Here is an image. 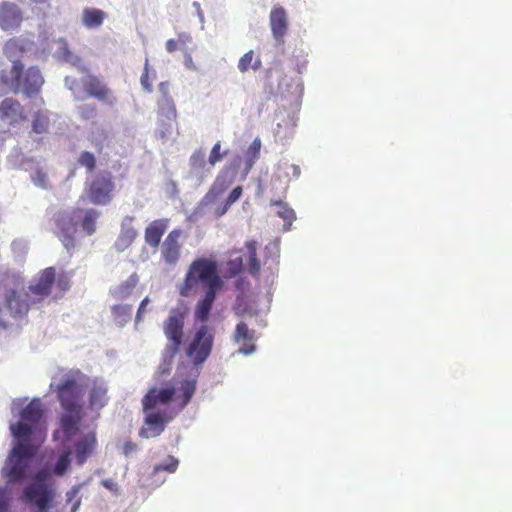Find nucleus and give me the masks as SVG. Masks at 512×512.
<instances>
[{"instance_id":"6","label":"nucleus","mask_w":512,"mask_h":512,"mask_svg":"<svg viewBox=\"0 0 512 512\" xmlns=\"http://www.w3.org/2000/svg\"><path fill=\"white\" fill-rule=\"evenodd\" d=\"M185 315L180 308L171 309L168 318L163 323V331L169 343L163 352V363L160 366L162 373L170 369L172 360L181 347Z\"/></svg>"},{"instance_id":"46","label":"nucleus","mask_w":512,"mask_h":512,"mask_svg":"<svg viewBox=\"0 0 512 512\" xmlns=\"http://www.w3.org/2000/svg\"><path fill=\"white\" fill-rule=\"evenodd\" d=\"M31 178L36 186L44 189L48 187V177L46 173L43 172L42 170H36V172L32 175Z\"/></svg>"},{"instance_id":"23","label":"nucleus","mask_w":512,"mask_h":512,"mask_svg":"<svg viewBox=\"0 0 512 512\" xmlns=\"http://www.w3.org/2000/svg\"><path fill=\"white\" fill-rule=\"evenodd\" d=\"M97 445L95 432L83 435L75 444V458L78 465H83Z\"/></svg>"},{"instance_id":"2","label":"nucleus","mask_w":512,"mask_h":512,"mask_svg":"<svg viewBox=\"0 0 512 512\" xmlns=\"http://www.w3.org/2000/svg\"><path fill=\"white\" fill-rule=\"evenodd\" d=\"M33 46L32 41L24 38L13 39L6 43L4 50L13 66L10 71H3L0 74V95L14 92L31 96L39 92L44 83L40 70L37 67L24 70V65L16 59L18 51H30Z\"/></svg>"},{"instance_id":"34","label":"nucleus","mask_w":512,"mask_h":512,"mask_svg":"<svg viewBox=\"0 0 512 512\" xmlns=\"http://www.w3.org/2000/svg\"><path fill=\"white\" fill-rule=\"evenodd\" d=\"M274 205L280 207L277 214L284 220V229L290 230L292 222L296 219L294 210L281 201H276Z\"/></svg>"},{"instance_id":"29","label":"nucleus","mask_w":512,"mask_h":512,"mask_svg":"<svg viewBox=\"0 0 512 512\" xmlns=\"http://www.w3.org/2000/svg\"><path fill=\"white\" fill-rule=\"evenodd\" d=\"M190 175L197 177L199 183L204 180V176L201 174L202 169L206 164V155L202 150H196L190 157Z\"/></svg>"},{"instance_id":"4","label":"nucleus","mask_w":512,"mask_h":512,"mask_svg":"<svg viewBox=\"0 0 512 512\" xmlns=\"http://www.w3.org/2000/svg\"><path fill=\"white\" fill-rule=\"evenodd\" d=\"M198 283H202L206 291L203 298L196 305L195 317L200 322L205 323L209 318L217 293L224 286V282L218 274L217 266L213 261L206 258L193 261L186 274L185 283L180 294L184 297L189 296L190 290Z\"/></svg>"},{"instance_id":"33","label":"nucleus","mask_w":512,"mask_h":512,"mask_svg":"<svg viewBox=\"0 0 512 512\" xmlns=\"http://www.w3.org/2000/svg\"><path fill=\"white\" fill-rule=\"evenodd\" d=\"M99 216L100 212L96 209H88L85 211L82 219V228L88 235H92L95 232L96 220Z\"/></svg>"},{"instance_id":"13","label":"nucleus","mask_w":512,"mask_h":512,"mask_svg":"<svg viewBox=\"0 0 512 512\" xmlns=\"http://www.w3.org/2000/svg\"><path fill=\"white\" fill-rule=\"evenodd\" d=\"M52 43V48L54 49L53 57L57 61L67 63L76 68L81 73L88 72V67L86 66L83 59L70 49L68 41L65 38L60 37L53 40Z\"/></svg>"},{"instance_id":"5","label":"nucleus","mask_w":512,"mask_h":512,"mask_svg":"<svg viewBox=\"0 0 512 512\" xmlns=\"http://www.w3.org/2000/svg\"><path fill=\"white\" fill-rule=\"evenodd\" d=\"M72 451L69 447L45 461L31 476L28 484L51 489L57 495L55 477H63L70 469Z\"/></svg>"},{"instance_id":"37","label":"nucleus","mask_w":512,"mask_h":512,"mask_svg":"<svg viewBox=\"0 0 512 512\" xmlns=\"http://www.w3.org/2000/svg\"><path fill=\"white\" fill-rule=\"evenodd\" d=\"M254 330H250L246 323L240 322L237 324L235 333L233 335V339L236 342L244 341H253L254 340Z\"/></svg>"},{"instance_id":"36","label":"nucleus","mask_w":512,"mask_h":512,"mask_svg":"<svg viewBox=\"0 0 512 512\" xmlns=\"http://www.w3.org/2000/svg\"><path fill=\"white\" fill-rule=\"evenodd\" d=\"M49 123V117L47 116L46 112L39 111L34 116L32 129L35 133L38 134L45 133L48 130Z\"/></svg>"},{"instance_id":"1","label":"nucleus","mask_w":512,"mask_h":512,"mask_svg":"<svg viewBox=\"0 0 512 512\" xmlns=\"http://www.w3.org/2000/svg\"><path fill=\"white\" fill-rule=\"evenodd\" d=\"M15 443L2 467V476L7 478L0 486V512H8L12 501V485L29 477L30 465L37 448L45 439L43 409L39 398H34L20 414L16 424H10Z\"/></svg>"},{"instance_id":"41","label":"nucleus","mask_w":512,"mask_h":512,"mask_svg":"<svg viewBox=\"0 0 512 512\" xmlns=\"http://www.w3.org/2000/svg\"><path fill=\"white\" fill-rule=\"evenodd\" d=\"M220 149H221V144H220V141H218L212 147L209 158H208V162L211 166L216 165L218 162H220L223 159L224 156L227 155V151L221 153Z\"/></svg>"},{"instance_id":"35","label":"nucleus","mask_w":512,"mask_h":512,"mask_svg":"<svg viewBox=\"0 0 512 512\" xmlns=\"http://www.w3.org/2000/svg\"><path fill=\"white\" fill-rule=\"evenodd\" d=\"M138 282L135 274L131 275L124 283L114 290V295L118 298H126L129 296Z\"/></svg>"},{"instance_id":"17","label":"nucleus","mask_w":512,"mask_h":512,"mask_svg":"<svg viewBox=\"0 0 512 512\" xmlns=\"http://www.w3.org/2000/svg\"><path fill=\"white\" fill-rule=\"evenodd\" d=\"M144 413L145 427L139 431L140 437L148 439L159 436L165 430L169 419H167L164 414L153 410H147V412Z\"/></svg>"},{"instance_id":"42","label":"nucleus","mask_w":512,"mask_h":512,"mask_svg":"<svg viewBox=\"0 0 512 512\" xmlns=\"http://www.w3.org/2000/svg\"><path fill=\"white\" fill-rule=\"evenodd\" d=\"M78 113L83 120H91L96 116V107L93 104H83L78 107Z\"/></svg>"},{"instance_id":"52","label":"nucleus","mask_w":512,"mask_h":512,"mask_svg":"<svg viewBox=\"0 0 512 512\" xmlns=\"http://www.w3.org/2000/svg\"><path fill=\"white\" fill-rule=\"evenodd\" d=\"M149 303H150V299H149V297H145V298L141 301V303H140V305H139V308H138V311H137V314H136V319H135L136 323H139V322L142 320V314L144 313L145 308H146V306H147Z\"/></svg>"},{"instance_id":"49","label":"nucleus","mask_w":512,"mask_h":512,"mask_svg":"<svg viewBox=\"0 0 512 512\" xmlns=\"http://www.w3.org/2000/svg\"><path fill=\"white\" fill-rule=\"evenodd\" d=\"M261 268L258 258L248 259V271L251 275L255 276L259 273Z\"/></svg>"},{"instance_id":"14","label":"nucleus","mask_w":512,"mask_h":512,"mask_svg":"<svg viewBox=\"0 0 512 512\" xmlns=\"http://www.w3.org/2000/svg\"><path fill=\"white\" fill-rule=\"evenodd\" d=\"M182 236L181 229L172 230L161 244V256L168 265H175L181 255V244L179 239Z\"/></svg>"},{"instance_id":"61","label":"nucleus","mask_w":512,"mask_h":512,"mask_svg":"<svg viewBox=\"0 0 512 512\" xmlns=\"http://www.w3.org/2000/svg\"><path fill=\"white\" fill-rule=\"evenodd\" d=\"M80 504H81V499H80V498H78V499L74 502V504H73V506H72V508H71V512H78L79 507H80Z\"/></svg>"},{"instance_id":"21","label":"nucleus","mask_w":512,"mask_h":512,"mask_svg":"<svg viewBox=\"0 0 512 512\" xmlns=\"http://www.w3.org/2000/svg\"><path fill=\"white\" fill-rule=\"evenodd\" d=\"M134 217L126 216L121 223V231L114 243V247L118 252L126 250L138 235L137 230L133 227Z\"/></svg>"},{"instance_id":"58","label":"nucleus","mask_w":512,"mask_h":512,"mask_svg":"<svg viewBox=\"0 0 512 512\" xmlns=\"http://www.w3.org/2000/svg\"><path fill=\"white\" fill-rule=\"evenodd\" d=\"M192 6L196 9L197 16H198L201 24L203 25V23H204V15H203V12L201 10L200 4L195 1V2H193Z\"/></svg>"},{"instance_id":"60","label":"nucleus","mask_w":512,"mask_h":512,"mask_svg":"<svg viewBox=\"0 0 512 512\" xmlns=\"http://www.w3.org/2000/svg\"><path fill=\"white\" fill-rule=\"evenodd\" d=\"M185 66L189 69L195 70L196 67L193 63L192 57L190 55H187L185 58Z\"/></svg>"},{"instance_id":"53","label":"nucleus","mask_w":512,"mask_h":512,"mask_svg":"<svg viewBox=\"0 0 512 512\" xmlns=\"http://www.w3.org/2000/svg\"><path fill=\"white\" fill-rule=\"evenodd\" d=\"M137 450H138L137 444L130 442V441L126 442L123 446V453L126 457H129L133 453L137 452Z\"/></svg>"},{"instance_id":"40","label":"nucleus","mask_w":512,"mask_h":512,"mask_svg":"<svg viewBox=\"0 0 512 512\" xmlns=\"http://www.w3.org/2000/svg\"><path fill=\"white\" fill-rule=\"evenodd\" d=\"M179 461L173 456H168L166 460L154 466L153 473L156 475L160 471H167L173 473L178 467Z\"/></svg>"},{"instance_id":"57","label":"nucleus","mask_w":512,"mask_h":512,"mask_svg":"<svg viewBox=\"0 0 512 512\" xmlns=\"http://www.w3.org/2000/svg\"><path fill=\"white\" fill-rule=\"evenodd\" d=\"M256 351V346L254 344H249L247 346L240 347L238 352L243 355H251Z\"/></svg>"},{"instance_id":"20","label":"nucleus","mask_w":512,"mask_h":512,"mask_svg":"<svg viewBox=\"0 0 512 512\" xmlns=\"http://www.w3.org/2000/svg\"><path fill=\"white\" fill-rule=\"evenodd\" d=\"M270 27L273 37L277 44L284 43V36L287 33L288 23L287 14L284 8L274 7L269 16Z\"/></svg>"},{"instance_id":"9","label":"nucleus","mask_w":512,"mask_h":512,"mask_svg":"<svg viewBox=\"0 0 512 512\" xmlns=\"http://www.w3.org/2000/svg\"><path fill=\"white\" fill-rule=\"evenodd\" d=\"M241 162V157L235 156L231 161L224 165L214 180L211 188L207 192L205 199L208 201H213L227 190V188L234 182Z\"/></svg>"},{"instance_id":"30","label":"nucleus","mask_w":512,"mask_h":512,"mask_svg":"<svg viewBox=\"0 0 512 512\" xmlns=\"http://www.w3.org/2000/svg\"><path fill=\"white\" fill-rule=\"evenodd\" d=\"M112 313L117 326H125L132 317V305H115L112 308Z\"/></svg>"},{"instance_id":"44","label":"nucleus","mask_w":512,"mask_h":512,"mask_svg":"<svg viewBox=\"0 0 512 512\" xmlns=\"http://www.w3.org/2000/svg\"><path fill=\"white\" fill-rule=\"evenodd\" d=\"M95 157L92 153L84 151L79 157V163L86 167L89 171H92L95 167Z\"/></svg>"},{"instance_id":"43","label":"nucleus","mask_w":512,"mask_h":512,"mask_svg":"<svg viewBox=\"0 0 512 512\" xmlns=\"http://www.w3.org/2000/svg\"><path fill=\"white\" fill-rule=\"evenodd\" d=\"M254 52L252 50L245 53L239 60L238 69L240 72H247L252 66Z\"/></svg>"},{"instance_id":"62","label":"nucleus","mask_w":512,"mask_h":512,"mask_svg":"<svg viewBox=\"0 0 512 512\" xmlns=\"http://www.w3.org/2000/svg\"><path fill=\"white\" fill-rule=\"evenodd\" d=\"M291 168L293 170V176L299 177L300 176V168L297 165H291Z\"/></svg>"},{"instance_id":"10","label":"nucleus","mask_w":512,"mask_h":512,"mask_svg":"<svg viewBox=\"0 0 512 512\" xmlns=\"http://www.w3.org/2000/svg\"><path fill=\"white\" fill-rule=\"evenodd\" d=\"M56 496L51 489L38 488L27 483L23 488L21 499L34 508L33 512H49Z\"/></svg>"},{"instance_id":"27","label":"nucleus","mask_w":512,"mask_h":512,"mask_svg":"<svg viewBox=\"0 0 512 512\" xmlns=\"http://www.w3.org/2000/svg\"><path fill=\"white\" fill-rule=\"evenodd\" d=\"M261 146H262L261 140H260V138L257 137L253 140V142L248 147V149L245 153V161H244L245 163H244V168L242 171L243 179H245L247 177V175L249 174V172L251 171V169L253 168V166L255 165L257 160L259 159Z\"/></svg>"},{"instance_id":"22","label":"nucleus","mask_w":512,"mask_h":512,"mask_svg":"<svg viewBox=\"0 0 512 512\" xmlns=\"http://www.w3.org/2000/svg\"><path fill=\"white\" fill-rule=\"evenodd\" d=\"M21 12L14 3L3 2L0 5V26L4 30L17 27L21 22Z\"/></svg>"},{"instance_id":"50","label":"nucleus","mask_w":512,"mask_h":512,"mask_svg":"<svg viewBox=\"0 0 512 512\" xmlns=\"http://www.w3.org/2000/svg\"><path fill=\"white\" fill-rule=\"evenodd\" d=\"M257 242L250 240L245 243L248 252V259L257 258Z\"/></svg>"},{"instance_id":"31","label":"nucleus","mask_w":512,"mask_h":512,"mask_svg":"<svg viewBox=\"0 0 512 512\" xmlns=\"http://www.w3.org/2000/svg\"><path fill=\"white\" fill-rule=\"evenodd\" d=\"M238 252H231L227 261V270L225 277L232 278L240 274L244 269L243 257L236 255Z\"/></svg>"},{"instance_id":"28","label":"nucleus","mask_w":512,"mask_h":512,"mask_svg":"<svg viewBox=\"0 0 512 512\" xmlns=\"http://www.w3.org/2000/svg\"><path fill=\"white\" fill-rule=\"evenodd\" d=\"M108 135V129L104 124L92 123L89 132V140L98 151L103 149L108 140Z\"/></svg>"},{"instance_id":"56","label":"nucleus","mask_w":512,"mask_h":512,"mask_svg":"<svg viewBox=\"0 0 512 512\" xmlns=\"http://www.w3.org/2000/svg\"><path fill=\"white\" fill-rule=\"evenodd\" d=\"M102 485H103L106 489H108V490H110V491H112V492H117V490H118V485H117V483H116V482H114V481H113V480H111V479H105V480H103V481H102Z\"/></svg>"},{"instance_id":"3","label":"nucleus","mask_w":512,"mask_h":512,"mask_svg":"<svg viewBox=\"0 0 512 512\" xmlns=\"http://www.w3.org/2000/svg\"><path fill=\"white\" fill-rule=\"evenodd\" d=\"M86 386V378L79 371L64 374L58 384L55 381L50 383V389L57 392L62 408L65 410L61 418V433L66 442L70 441L78 431Z\"/></svg>"},{"instance_id":"45","label":"nucleus","mask_w":512,"mask_h":512,"mask_svg":"<svg viewBox=\"0 0 512 512\" xmlns=\"http://www.w3.org/2000/svg\"><path fill=\"white\" fill-rule=\"evenodd\" d=\"M242 195V187L237 186L235 187L228 195L225 206L221 212V214H224L229 206L234 204Z\"/></svg>"},{"instance_id":"7","label":"nucleus","mask_w":512,"mask_h":512,"mask_svg":"<svg viewBox=\"0 0 512 512\" xmlns=\"http://www.w3.org/2000/svg\"><path fill=\"white\" fill-rule=\"evenodd\" d=\"M214 342V335L209 332L207 325L202 324L195 332L190 342L186 354L192 358L193 364L198 366L203 364L209 357Z\"/></svg>"},{"instance_id":"24","label":"nucleus","mask_w":512,"mask_h":512,"mask_svg":"<svg viewBox=\"0 0 512 512\" xmlns=\"http://www.w3.org/2000/svg\"><path fill=\"white\" fill-rule=\"evenodd\" d=\"M169 220L162 218L152 221L145 229V242L153 248L160 245L161 238L168 228Z\"/></svg>"},{"instance_id":"18","label":"nucleus","mask_w":512,"mask_h":512,"mask_svg":"<svg viewBox=\"0 0 512 512\" xmlns=\"http://www.w3.org/2000/svg\"><path fill=\"white\" fill-rule=\"evenodd\" d=\"M175 395V388L173 386H166L163 388H151L142 400L143 411L153 410L157 404L169 403Z\"/></svg>"},{"instance_id":"38","label":"nucleus","mask_w":512,"mask_h":512,"mask_svg":"<svg viewBox=\"0 0 512 512\" xmlns=\"http://www.w3.org/2000/svg\"><path fill=\"white\" fill-rule=\"evenodd\" d=\"M181 390L183 392V401L181 407L184 408L189 401L191 400L195 390H196V380L195 379H187L181 385Z\"/></svg>"},{"instance_id":"48","label":"nucleus","mask_w":512,"mask_h":512,"mask_svg":"<svg viewBox=\"0 0 512 512\" xmlns=\"http://www.w3.org/2000/svg\"><path fill=\"white\" fill-rule=\"evenodd\" d=\"M12 250L18 255H22L26 252L27 244L23 240H14L11 244Z\"/></svg>"},{"instance_id":"15","label":"nucleus","mask_w":512,"mask_h":512,"mask_svg":"<svg viewBox=\"0 0 512 512\" xmlns=\"http://www.w3.org/2000/svg\"><path fill=\"white\" fill-rule=\"evenodd\" d=\"M82 85L85 89L86 97H94L99 101L113 104L115 98L112 97L111 91L102 83V81L91 74H87L81 79Z\"/></svg>"},{"instance_id":"19","label":"nucleus","mask_w":512,"mask_h":512,"mask_svg":"<svg viewBox=\"0 0 512 512\" xmlns=\"http://www.w3.org/2000/svg\"><path fill=\"white\" fill-rule=\"evenodd\" d=\"M31 296L26 291H11L6 295V308L13 317H23L29 310Z\"/></svg>"},{"instance_id":"59","label":"nucleus","mask_w":512,"mask_h":512,"mask_svg":"<svg viewBox=\"0 0 512 512\" xmlns=\"http://www.w3.org/2000/svg\"><path fill=\"white\" fill-rule=\"evenodd\" d=\"M177 49V42L174 39H169L166 42V50L169 53H173Z\"/></svg>"},{"instance_id":"54","label":"nucleus","mask_w":512,"mask_h":512,"mask_svg":"<svg viewBox=\"0 0 512 512\" xmlns=\"http://www.w3.org/2000/svg\"><path fill=\"white\" fill-rule=\"evenodd\" d=\"M82 484L73 486L69 491L66 492L67 502H71L80 492Z\"/></svg>"},{"instance_id":"63","label":"nucleus","mask_w":512,"mask_h":512,"mask_svg":"<svg viewBox=\"0 0 512 512\" xmlns=\"http://www.w3.org/2000/svg\"><path fill=\"white\" fill-rule=\"evenodd\" d=\"M260 65H261V61H260V59H257V60L252 64L251 68H252L253 70H257V69L260 67Z\"/></svg>"},{"instance_id":"47","label":"nucleus","mask_w":512,"mask_h":512,"mask_svg":"<svg viewBox=\"0 0 512 512\" xmlns=\"http://www.w3.org/2000/svg\"><path fill=\"white\" fill-rule=\"evenodd\" d=\"M140 83L146 92H148V93L152 92V85L148 81V59H146V61H145V67H144V71L140 77Z\"/></svg>"},{"instance_id":"26","label":"nucleus","mask_w":512,"mask_h":512,"mask_svg":"<svg viewBox=\"0 0 512 512\" xmlns=\"http://www.w3.org/2000/svg\"><path fill=\"white\" fill-rule=\"evenodd\" d=\"M0 113L4 119L11 124L23 118V108L21 104L13 99L6 98L0 104Z\"/></svg>"},{"instance_id":"25","label":"nucleus","mask_w":512,"mask_h":512,"mask_svg":"<svg viewBox=\"0 0 512 512\" xmlns=\"http://www.w3.org/2000/svg\"><path fill=\"white\" fill-rule=\"evenodd\" d=\"M107 401V385L105 381L94 380L89 392L90 408L93 410L101 409L106 405Z\"/></svg>"},{"instance_id":"51","label":"nucleus","mask_w":512,"mask_h":512,"mask_svg":"<svg viewBox=\"0 0 512 512\" xmlns=\"http://www.w3.org/2000/svg\"><path fill=\"white\" fill-rule=\"evenodd\" d=\"M158 90L160 93L159 98H172L170 95V84L167 81L160 82L158 85Z\"/></svg>"},{"instance_id":"32","label":"nucleus","mask_w":512,"mask_h":512,"mask_svg":"<svg viewBox=\"0 0 512 512\" xmlns=\"http://www.w3.org/2000/svg\"><path fill=\"white\" fill-rule=\"evenodd\" d=\"M104 19V13L98 9L86 8L83 12V23L88 28L99 27Z\"/></svg>"},{"instance_id":"12","label":"nucleus","mask_w":512,"mask_h":512,"mask_svg":"<svg viewBox=\"0 0 512 512\" xmlns=\"http://www.w3.org/2000/svg\"><path fill=\"white\" fill-rule=\"evenodd\" d=\"M157 114L159 121V135L167 138L171 134L172 124L177 118L176 105L173 98H158Z\"/></svg>"},{"instance_id":"55","label":"nucleus","mask_w":512,"mask_h":512,"mask_svg":"<svg viewBox=\"0 0 512 512\" xmlns=\"http://www.w3.org/2000/svg\"><path fill=\"white\" fill-rule=\"evenodd\" d=\"M278 91L282 95H285L286 93L289 92V84L287 83V79H286L285 75L281 78V80L278 83Z\"/></svg>"},{"instance_id":"8","label":"nucleus","mask_w":512,"mask_h":512,"mask_svg":"<svg viewBox=\"0 0 512 512\" xmlns=\"http://www.w3.org/2000/svg\"><path fill=\"white\" fill-rule=\"evenodd\" d=\"M81 214V210H64L58 212L55 216L59 237L67 251L74 247V234L76 226L82 218Z\"/></svg>"},{"instance_id":"16","label":"nucleus","mask_w":512,"mask_h":512,"mask_svg":"<svg viewBox=\"0 0 512 512\" xmlns=\"http://www.w3.org/2000/svg\"><path fill=\"white\" fill-rule=\"evenodd\" d=\"M55 280V269L46 268L41 274L38 282L29 286V294L32 304L39 303L51 293V287Z\"/></svg>"},{"instance_id":"11","label":"nucleus","mask_w":512,"mask_h":512,"mask_svg":"<svg viewBox=\"0 0 512 512\" xmlns=\"http://www.w3.org/2000/svg\"><path fill=\"white\" fill-rule=\"evenodd\" d=\"M114 183L110 173L103 172L96 175L89 184L88 198L96 205L108 204L112 199Z\"/></svg>"},{"instance_id":"39","label":"nucleus","mask_w":512,"mask_h":512,"mask_svg":"<svg viewBox=\"0 0 512 512\" xmlns=\"http://www.w3.org/2000/svg\"><path fill=\"white\" fill-rule=\"evenodd\" d=\"M64 84L65 87L72 92L76 100H84L86 98L84 91H82L79 87L77 79L66 76L64 79Z\"/></svg>"},{"instance_id":"64","label":"nucleus","mask_w":512,"mask_h":512,"mask_svg":"<svg viewBox=\"0 0 512 512\" xmlns=\"http://www.w3.org/2000/svg\"><path fill=\"white\" fill-rule=\"evenodd\" d=\"M281 127H282V124L281 123H277V128L275 129V133L278 136L281 135Z\"/></svg>"}]
</instances>
